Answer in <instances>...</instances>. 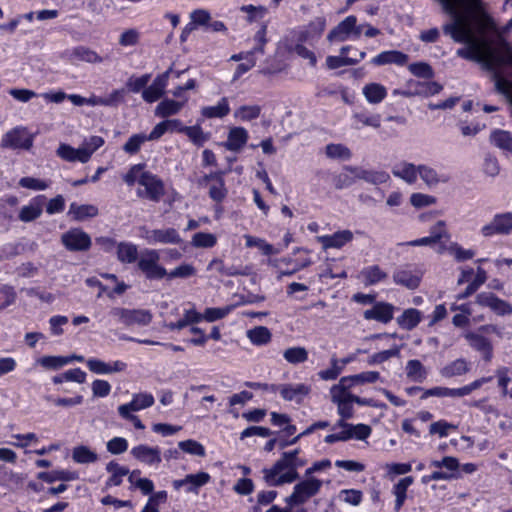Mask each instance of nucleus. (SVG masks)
<instances>
[{"label": "nucleus", "mask_w": 512, "mask_h": 512, "mask_svg": "<svg viewBox=\"0 0 512 512\" xmlns=\"http://www.w3.org/2000/svg\"><path fill=\"white\" fill-rule=\"evenodd\" d=\"M443 11L452 18L450 23L443 26V32L455 42L467 44L466 47L458 49L456 54L461 58L481 64L482 69L490 72L496 91L504 95L507 101L512 102V82L505 79L500 72V67L507 65V62L495 43L492 45L490 42L476 37L469 11H464L463 8L443 9Z\"/></svg>", "instance_id": "obj_1"}, {"label": "nucleus", "mask_w": 512, "mask_h": 512, "mask_svg": "<svg viewBox=\"0 0 512 512\" xmlns=\"http://www.w3.org/2000/svg\"><path fill=\"white\" fill-rule=\"evenodd\" d=\"M479 24L483 30H492L496 34L495 45L505 58L507 65L512 66V45L504 38L512 30V18L501 28L484 12L479 14Z\"/></svg>", "instance_id": "obj_2"}, {"label": "nucleus", "mask_w": 512, "mask_h": 512, "mask_svg": "<svg viewBox=\"0 0 512 512\" xmlns=\"http://www.w3.org/2000/svg\"><path fill=\"white\" fill-rule=\"evenodd\" d=\"M344 170L345 172L339 177L337 188L349 186L356 179H361L374 185L383 184L389 179V174L385 171L366 170L352 166H347Z\"/></svg>", "instance_id": "obj_3"}, {"label": "nucleus", "mask_w": 512, "mask_h": 512, "mask_svg": "<svg viewBox=\"0 0 512 512\" xmlns=\"http://www.w3.org/2000/svg\"><path fill=\"white\" fill-rule=\"evenodd\" d=\"M160 254L155 249L142 251L137 266L149 280L162 279L166 277L167 270L159 264Z\"/></svg>", "instance_id": "obj_4"}, {"label": "nucleus", "mask_w": 512, "mask_h": 512, "mask_svg": "<svg viewBox=\"0 0 512 512\" xmlns=\"http://www.w3.org/2000/svg\"><path fill=\"white\" fill-rule=\"evenodd\" d=\"M322 487V481L316 478H308L294 486L293 493L285 499L290 508L304 504L308 499L316 495Z\"/></svg>", "instance_id": "obj_5"}, {"label": "nucleus", "mask_w": 512, "mask_h": 512, "mask_svg": "<svg viewBox=\"0 0 512 512\" xmlns=\"http://www.w3.org/2000/svg\"><path fill=\"white\" fill-rule=\"evenodd\" d=\"M139 236L149 245L182 243V238L175 228L149 229L147 226H141Z\"/></svg>", "instance_id": "obj_6"}, {"label": "nucleus", "mask_w": 512, "mask_h": 512, "mask_svg": "<svg viewBox=\"0 0 512 512\" xmlns=\"http://www.w3.org/2000/svg\"><path fill=\"white\" fill-rule=\"evenodd\" d=\"M140 186L144 190H138L139 197L148 199L152 202H159L165 194V185L163 181L155 174L147 171L140 178Z\"/></svg>", "instance_id": "obj_7"}, {"label": "nucleus", "mask_w": 512, "mask_h": 512, "mask_svg": "<svg viewBox=\"0 0 512 512\" xmlns=\"http://www.w3.org/2000/svg\"><path fill=\"white\" fill-rule=\"evenodd\" d=\"M110 313L113 317H115L118 321L126 326H132L135 324L145 326L148 325L152 320V314L150 311L144 309H126L115 307L111 310Z\"/></svg>", "instance_id": "obj_8"}, {"label": "nucleus", "mask_w": 512, "mask_h": 512, "mask_svg": "<svg viewBox=\"0 0 512 512\" xmlns=\"http://www.w3.org/2000/svg\"><path fill=\"white\" fill-rule=\"evenodd\" d=\"M61 243L71 252L88 251L92 245L91 237L80 228H72L61 235Z\"/></svg>", "instance_id": "obj_9"}, {"label": "nucleus", "mask_w": 512, "mask_h": 512, "mask_svg": "<svg viewBox=\"0 0 512 512\" xmlns=\"http://www.w3.org/2000/svg\"><path fill=\"white\" fill-rule=\"evenodd\" d=\"M300 450L295 449L290 452H284L280 459L276 461V470L281 467H289V472L283 477L282 482H294L299 478L298 469L303 467L307 461L299 457Z\"/></svg>", "instance_id": "obj_10"}, {"label": "nucleus", "mask_w": 512, "mask_h": 512, "mask_svg": "<svg viewBox=\"0 0 512 512\" xmlns=\"http://www.w3.org/2000/svg\"><path fill=\"white\" fill-rule=\"evenodd\" d=\"M1 147L29 150L33 145V137L22 127L6 132L1 140Z\"/></svg>", "instance_id": "obj_11"}, {"label": "nucleus", "mask_w": 512, "mask_h": 512, "mask_svg": "<svg viewBox=\"0 0 512 512\" xmlns=\"http://www.w3.org/2000/svg\"><path fill=\"white\" fill-rule=\"evenodd\" d=\"M512 232V213L506 212L496 214L493 219L481 228L484 237H491L496 234L508 235Z\"/></svg>", "instance_id": "obj_12"}, {"label": "nucleus", "mask_w": 512, "mask_h": 512, "mask_svg": "<svg viewBox=\"0 0 512 512\" xmlns=\"http://www.w3.org/2000/svg\"><path fill=\"white\" fill-rule=\"evenodd\" d=\"M172 72V66L169 67L165 72L155 77L153 82L142 91V98L147 103H153L159 100L166 91V86L170 73Z\"/></svg>", "instance_id": "obj_13"}, {"label": "nucleus", "mask_w": 512, "mask_h": 512, "mask_svg": "<svg viewBox=\"0 0 512 512\" xmlns=\"http://www.w3.org/2000/svg\"><path fill=\"white\" fill-rule=\"evenodd\" d=\"M392 278L396 285H401L409 290H415L420 285L422 273L417 269L404 266L396 269L393 272Z\"/></svg>", "instance_id": "obj_14"}, {"label": "nucleus", "mask_w": 512, "mask_h": 512, "mask_svg": "<svg viewBox=\"0 0 512 512\" xmlns=\"http://www.w3.org/2000/svg\"><path fill=\"white\" fill-rule=\"evenodd\" d=\"M210 479L211 477L207 472L201 471L196 474H188L183 479L174 480L172 485L176 491L185 487L188 493L198 494L199 488L206 485Z\"/></svg>", "instance_id": "obj_15"}, {"label": "nucleus", "mask_w": 512, "mask_h": 512, "mask_svg": "<svg viewBox=\"0 0 512 512\" xmlns=\"http://www.w3.org/2000/svg\"><path fill=\"white\" fill-rule=\"evenodd\" d=\"M274 387L285 401H296L298 403H300L311 391L310 386L304 383L280 384Z\"/></svg>", "instance_id": "obj_16"}, {"label": "nucleus", "mask_w": 512, "mask_h": 512, "mask_svg": "<svg viewBox=\"0 0 512 512\" xmlns=\"http://www.w3.org/2000/svg\"><path fill=\"white\" fill-rule=\"evenodd\" d=\"M131 455L146 465H158L161 462V453L158 447L140 444L131 449Z\"/></svg>", "instance_id": "obj_17"}, {"label": "nucleus", "mask_w": 512, "mask_h": 512, "mask_svg": "<svg viewBox=\"0 0 512 512\" xmlns=\"http://www.w3.org/2000/svg\"><path fill=\"white\" fill-rule=\"evenodd\" d=\"M357 19L355 16H347L336 27H334L327 35V40L330 42H343L346 41L355 29Z\"/></svg>", "instance_id": "obj_18"}, {"label": "nucleus", "mask_w": 512, "mask_h": 512, "mask_svg": "<svg viewBox=\"0 0 512 512\" xmlns=\"http://www.w3.org/2000/svg\"><path fill=\"white\" fill-rule=\"evenodd\" d=\"M394 309V306L390 303L377 302L372 308L364 311V318L386 324L393 319Z\"/></svg>", "instance_id": "obj_19"}, {"label": "nucleus", "mask_w": 512, "mask_h": 512, "mask_svg": "<svg viewBox=\"0 0 512 512\" xmlns=\"http://www.w3.org/2000/svg\"><path fill=\"white\" fill-rule=\"evenodd\" d=\"M353 240V233L350 230L337 231L332 235L318 236L317 241L322 244L324 250L330 248L340 249Z\"/></svg>", "instance_id": "obj_20"}, {"label": "nucleus", "mask_w": 512, "mask_h": 512, "mask_svg": "<svg viewBox=\"0 0 512 512\" xmlns=\"http://www.w3.org/2000/svg\"><path fill=\"white\" fill-rule=\"evenodd\" d=\"M326 28V20L324 17H316L313 19L299 34L300 42L314 43L322 35Z\"/></svg>", "instance_id": "obj_21"}, {"label": "nucleus", "mask_w": 512, "mask_h": 512, "mask_svg": "<svg viewBox=\"0 0 512 512\" xmlns=\"http://www.w3.org/2000/svg\"><path fill=\"white\" fill-rule=\"evenodd\" d=\"M88 369L95 374H113L122 372L126 369V363L122 361H114L113 363H106L100 359L91 358L86 361Z\"/></svg>", "instance_id": "obj_22"}, {"label": "nucleus", "mask_w": 512, "mask_h": 512, "mask_svg": "<svg viewBox=\"0 0 512 512\" xmlns=\"http://www.w3.org/2000/svg\"><path fill=\"white\" fill-rule=\"evenodd\" d=\"M248 131L243 127H233L229 130L224 147L233 152L240 151L247 143Z\"/></svg>", "instance_id": "obj_23"}, {"label": "nucleus", "mask_w": 512, "mask_h": 512, "mask_svg": "<svg viewBox=\"0 0 512 512\" xmlns=\"http://www.w3.org/2000/svg\"><path fill=\"white\" fill-rule=\"evenodd\" d=\"M208 270L215 269L222 276H248L250 268L248 266L225 265L221 259H213L207 266Z\"/></svg>", "instance_id": "obj_24"}, {"label": "nucleus", "mask_w": 512, "mask_h": 512, "mask_svg": "<svg viewBox=\"0 0 512 512\" xmlns=\"http://www.w3.org/2000/svg\"><path fill=\"white\" fill-rule=\"evenodd\" d=\"M464 337L472 348L482 353L483 358L486 361L491 360L493 349L490 341L487 338L479 333L474 332H468L464 335Z\"/></svg>", "instance_id": "obj_25"}, {"label": "nucleus", "mask_w": 512, "mask_h": 512, "mask_svg": "<svg viewBox=\"0 0 512 512\" xmlns=\"http://www.w3.org/2000/svg\"><path fill=\"white\" fill-rule=\"evenodd\" d=\"M388 274L379 265H371L360 271L358 278L365 286L375 285L387 279Z\"/></svg>", "instance_id": "obj_26"}, {"label": "nucleus", "mask_w": 512, "mask_h": 512, "mask_svg": "<svg viewBox=\"0 0 512 512\" xmlns=\"http://www.w3.org/2000/svg\"><path fill=\"white\" fill-rule=\"evenodd\" d=\"M418 170L419 166L403 161L393 167L392 174L408 184H413L417 180Z\"/></svg>", "instance_id": "obj_27"}, {"label": "nucleus", "mask_w": 512, "mask_h": 512, "mask_svg": "<svg viewBox=\"0 0 512 512\" xmlns=\"http://www.w3.org/2000/svg\"><path fill=\"white\" fill-rule=\"evenodd\" d=\"M408 61V56L400 51L391 50V51H384L375 56L371 62L374 65L381 66L386 64H397V65H404Z\"/></svg>", "instance_id": "obj_28"}, {"label": "nucleus", "mask_w": 512, "mask_h": 512, "mask_svg": "<svg viewBox=\"0 0 512 512\" xmlns=\"http://www.w3.org/2000/svg\"><path fill=\"white\" fill-rule=\"evenodd\" d=\"M70 59L86 62L89 64H97L103 62V58L96 51L85 46L74 47L70 51Z\"/></svg>", "instance_id": "obj_29"}, {"label": "nucleus", "mask_w": 512, "mask_h": 512, "mask_svg": "<svg viewBox=\"0 0 512 512\" xmlns=\"http://www.w3.org/2000/svg\"><path fill=\"white\" fill-rule=\"evenodd\" d=\"M489 139L492 145L512 155V134L509 131L495 129Z\"/></svg>", "instance_id": "obj_30"}, {"label": "nucleus", "mask_w": 512, "mask_h": 512, "mask_svg": "<svg viewBox=\"0 0 512 512\" xmlns=\"http://www.w3.org/2000/svg\"><path fill=\"white\" fill-rule=\"evenodd\" d=\"M187 99L183 101H175L172 99H164L155 108V115L161 118H167L176 115L183 108Z\"/></svg>", "instance_id": "obj_31"}, {"label": "nucleus", "mask_w": 512, "mask_h": 512, "mask_svg": "<svg viewBox=\"0 0 512 512\" xmlns=\"http://www.w3.org/2000/svg\"><path fill=\"white\" fill-rule=\"evenodd\" d=\"M42 199H44V196H38L29 205L23 206L19 212V219L22 222H31L39 218L43 211Z\"/></svg>", "instance_id": "obj_32"}, {"label": "nucleus", "mask_w": 512, "mask_h": 512, "mask_svg": "<svg viewBox=\"0 0 512 512\" xmlns=\"http://www.w3.org/2000/svg\"><path fill=\"white\" fill-rule=\"evenodd\" d=\"M57 156L68 162L79 161L81 163H87V154L81 151L80 147L75 149L68 144H60L57 151Z\"/></svg>", "instance_id": "obj_33"}, {"label": "nucleus", "mask_w": 512, "mask_h": 512, "mask_svg": "<svg viewBox=\"0 0 512 512\" xmlns=\"http://www.w3.org/2000/svg\"><path fill=\"white\" fill-rule=\"evenodd\" d=\"M350 428H343L339 434L340 437H344L342 441L355 438L358 440H365L371 434V427L366 424L353 425L349 423Z\"/></svg>", "instance_id": "obj_34"}, {"label": "nucleus", "mask_w": 512, "mask_h": 512, "mask_svg": "<svg viewBox=\"0 0 512 512\" xmlns=\"http://www.w3.org/2000/svg\"><path fill=\"white\" fill-rule=\"evenodd\" d=\"M117 259L121 263L131 264L138 259L137 246L130 242H120L117 244Z\"/></svg>", "instance_id": "obj_35"}, {"label": "nucleus", "mask_w": 512, "mask_h": 512, "mask_svg": "<svg viewBox=\"0 0 512 512\" xmlns=\"http://www.w3.org/2000/svg\"><path fill=\"white\" fill-rule=\"evenodd\" d=\"M106 470L111 474L106 482V487L119 486L122 483L123 477L129 474L127 467L121 466L115 461L107 463Z\"/></svg>", "instance_id": "obj_36"}, {"label": "nucleus", "mask_w": 512, "mask_h": 512, "mask_svg": "<svg viewBox=\"0 0 512 512\" xmlns=\"http://www.w3.org/2000/svg\"><path fill=\"white\" fill-rule=\"evenodd\" d=\"M246 337L252 344L256 346H263L271 342L272 333L265 326H256L247 330Z\"/></svg>", "instance_id": "obj_37"}, {"label": "nucleus", "mask_w": 512, "mask_h": 512, "mask_svg": "<svg viewBox=\"0 0 512 512\" xmlns=\"http://www.w3.org/2000/svg\"><path fill=\"white\" fill-rule=\"evenodd\" d=\"M414 482V479L413 477L411 476H407V477H404L402 479H400L398 481L397 484L394 485L393 487V494L395 496V511L398 512L405 500H406V493H407V489L410 485H412Z\"/></svg>", "instance_id": "obj_38"}, {"label": "nucleus", "mask_w": 512, "mask_h": 512, "mask_svg": "<svg viewBox=\"0 0 512 512\" xmlns=\"http://www.w3.org/2000/svg\"><path fill=\"white\" fill-rule=\"evenodd\" d=\"M263 479L269 486H281L288 482H282L283 477L289 472V467H281L276 470V463L271 468L263 469Z\"/></svg>", "instance_id": "obj_39"}, {"label": "nucleus", "mask_w": 512, "mask_h": 512, "mask_svg": "<svg viewBox=\"0 0 512 512\" xmlns=\"http://www.w3.org/2000/svg\"><path fill=\"white\" fill-rule=\"evenodd\" d=\"M469 371V365L467 361L463 358L456 359L447 365H445L441 370V376L445 378H452L455 376H461L466 374Z\"/></svg>", "instance_id": "obj_40"}, {"label": "nucleus", "mask_w": 512, "mask_h": 512, "mask_svg": "<svg viewBox=\"0 0 512 512\" xmlns=\"http://www.w3.org/2000/svg\"><path fill=\"white\" fill-rule=\"evenodd\" d=\"M447 251L454 257L457 262H463L472 259L475 255V251L472 249H464L458 243L453 242L449 246L441 245L438 252L442 253Z\"/></svg>", "instance_id": "obj_41"}, {"label": "nucleus", "mask_w": 512, "mask_h": 512, "mask_svg": "<svg viewBox=\"0 0 512 512\" xmlns=\"http://www.w3.org/2000/svg\"><path fill=\"white\" fill-rule=\"evenodd\" d=\"M366 100L372 104L380 103L387 95L386 88L379 83H369L362 89Z\"/></svg>", "instance_id": "obj_42"}, {"label": "nucleus", "mask_w": 512, "mask_h": 512, "mask_svg": "<svg viewBox=\"0 0 512 512\" xmlns=\"http://www.w3.org/2000/svg\"><path fill=\"white\" fill-rule=\"evenodd\" d=\"M229 112L230 107L226 97L221 98L215 106H206L201 109V114L206 118H223Z\"/></svg>", "instance_id": "obj_43"}, {"label": "nucleus", "mask_w": 512, "mask_h": 512, "mask_svg": "<svg viewBox=\"0 0 512 512\" xmlns=\"http://www.w3.org/2000/svg\"><path fill=\"white\" fill-rule=\"evenodd\" d=\"M442 9L463 8L464 11L480 10L481 0H437Z\"/></svg>", "instance_id": "obj_44"}, {"label": "nucleus", "mask_w": 512, "mask_h": 512, "mask_svg": "<svg viewBox=\"0 0 512 512\" xmlns=\"http://www.w3.org/2000/svg\"><path fill=\"white\" fill-rule=\"evenodd\" d=\"M406 375L414 382H423L427 377V371L417 359L409 360L405 367Z\"/></svg>", "instance_id": "obj_45"}, {"label": "nucleus", "mask_w": 512, "mask_h": 512, "mask_svg": "<svg viewBox=\"0 0 512 512\" xmlns=\"http://www.w3.org/2000/svg\"><path fill=\"white\" fill-rule=\"evenodd\" d=\"M72 459L79 464H89L96 462L98 455L89 447L80 445L73 448Z\"/></svg>", "instance_id": "obj_46"}, {"label": "nucleus", "mask_w": 512, "mask_h": 512, "mask_svg": "<svg viewBox=\"0 0 512 512\" xmlns=\"http://www.w3.org/2000/svg\"><path fill=\"white\" fill-rule=\"evenodd\" d=\"M69 214L73 215L77 221H83L98 215V208L94 205H77L72 203L69 208Z\"/></svg>", "instance_id": "obj_47"}, {"label": "nucleus", "mask_w": 512, "mask_h": 512, "mask_svg": "<svg viewBox=\"0 0 512 512\" xmlns=\"http://www.w3.org/2000/svg\"><path fill=\"white\" fill-rule=\"evenodd\" d=\"M366 53L360 51L358 53V58L345 57V56H328L326 58V65L329 69H337L343 66H350L358 63L360 60L364 59Z\"/></svg>", "instance_id": "obj_48"}, {"label": "nucleus", "mask_w": 512, "mask_h": 512, "mask_svg": "<svg viewBox=\"0 0 512 512\" xmlns=\"http://www.w3.org/2000/svg\"><path fill=\"white\" fill-rule=\"evenodd\" d=\"M397 321L402 328L412 330L421 321V313L417 309L409 308L406 309L400 317H398Z\"/></svg>", "instance_id": "obj_49"}, {"label": "nucleus", "mask_w": 512, "mask_h": 512, "mask_svg": "<svg viewBox=\"0 0 512 512\" xmlns=\"http://www.w3.org/2000/svg\"><path fill=\"white\" fill-rule=\"evenodd\" d=\"M283 358L293 365L304 363L308 360V351L305 347L295 346L284 350Z\"/></svg>", "instance_id": "obj_50"}, {"label": "nucleus", "mask_w": 512, "mask_h": 512, "mask_svg": "<svg viewBox=\"0 0 512 512\" xmlns=\"http://www.w3.org/2000/svg\"><path fill=\"white\" fill-rule=\"evenodd\" d=\"M200 321H202V314L194 309H190L184 312V315L180 320L175 323L168 324L167 327L170 330H181L190 324L199 323Z\"/></svg>", "instance_id": "obj_51"}, {"label": "nucleus", "mask_w": 512, "mask_h": 512, "mask_svg": "<svg viewBox=\"0 0 512 512\" xmlns=\"http://www.w3.org/2000/svg\"><path fill=\"white\" fill-rule=\"evenodd\" d=\"M38 478L47 483H53L57 480H61V481L76 480L78 478V475L76 472H72V471H68V470H59V471H52V472H40L38 474Z\"/></svg>", "instance_id": "obj_52"}, {"label": "nucleus", "mask_w": 512, "mask_h": 512, "mask_svg": "<svg viewBox=\"0 0 512 512\" xmlns=\"http://www.w3.org/2000/svg\"><path fill=\"white\" fill-rule=\"evenodd\" d=\"M261 114L259 105H243L234 112V117L241 121H251L258 118Z\"/></svg>", "instance_id": "obj_53"}, {"label": "nucleus", "mask_w": 512, "mask_h": 512, "mask_svg": "<svg viewBox=\"0 0 512 512\" xmlns=\"http://www.w3.org/2000/svg\"><path fill=\"white\" fill-rule=\"evenodd\" d=\"M127 404L135 412L140 411L151 407L154 404V397L150 393H137L133 395L132 400Z\"/></svg>", "instance_id": "obj_54"}, {"label": "nucleus", "mask_w": 512, "mask_h": 512, "mask_svg": "<svg viewBox=\"0 0 512 512\" xmlns=\"http://www.w3.org/2000/svg\"><path fill=\"white\" fill-rule=\"evenodd\" d=\"M70 362L71 358L65 356H43L37 360L43 368L50 370H57Z\"/></svg>", "instance_id": "obj_55"}, {"label": "nucleus", "mask_w": 512, "mask_h": 512, "mask_svg": "<svg viewBox=\"0 0 512 512\" xmlns=\"http://www.w3.org/2000/svg\"><path fill=\"white\" fill-rule=\"evenodd\" d=\"M208 187L209 196L213 201L220 203L226 198L228 191L225 187L223 176L218 177V179L211 183Z\"/></svg>", "instance_id": "obj_56"}, {"label": "nucleus", "mask_w": 512, "mask_h": 512, "mask_svg": "<svg viewBox=\"0 0 512 512\" xmlns=\"http://www.w3.org/2000/svg\"><path fill=\"white\" fill-rule=\"evenodd\" d=\"M441 90L442 86L437 82H416L414 86V94L426 97L438 94Z\"/></svg>", "instance_id": "obj_57"}, {"label": "nucleus", "mask_w": 512, "mask_h": 512, "mask_svg": "<svg viewBox=\"0 0 512 512\" xmlns=\"http://www.w3.org/2000/svg\"><path fill=\"white\" fill-rule=\"evenodd\" d=\"M325 150L327 157L332 159L348 160L351 157V151L343 144H328Z\"/></svg>", "instance_id": "obj_58"}, {"label": "nucleus", "mask_w": 512, "mask_h": 512, "mask_svg": "<svg viewBox=\"0 0 512 512\" xmlns=\"http://www.w3.org/2000/svg\"><path fill=\"white\" fill-rule=\"evenodd\" d=\"M105 141L100 136H90L83 141L80 146L81 151L87 154V162L90 160L92 154L104 145Z\"/></svg>", "instance_id": "obj_59"}, {"label": "nucleus", "mask_w": 512, "mask_h": 512, "mask_svg": "<svg viewBox=\"0 0 512 512\" xmlns=\"http://www.w3.org/2000/svg\"><path fill=\"white\" fill-rule=\"evenodd\" d=\"M178 447L183 452L191 454V455L204 457L206 454L204 446L201 443L197 442L196 440L189 439V440L180 441L178 443Z\"/></svg>", "instance_id": "obj_60"}, {"label": "nucleus", "mask_w": 512, "mask_h": 512, "mask_svg": "<svg viewBox=\"0 0 512 512\" xmlns=\"http://www.w3.org/2000/svg\"><path fill=\"white\" fill-rule=\"evenodd\" d=\"M418 175L429 187L436 186L440 182L437 172L427 165H419Z\"/></svg>", "instance_id": "obj_61"}, {"label": "nucleus", "mask_w": 512, "mask_h": 512, "mask_svg": "<svg viewBox=\"0 0 512 512\" xmlns=\"http://www.w3.org/2000/svg\"><path fill=\"white\" fill-rule=\"evenodd\" d=\"M18 184L22 188L34 191H43L49 187L48 181L34 177H22Z\"/></svg>", "instance_id": "obj_62"}, {"label": "nucleus", "mask_w": 512, "mask_h": 512, "mask_svg": "<svg viewBox=\"0 0 512 512\" xmlns=\"http://www.w3.org/2000/svg\"><path fill=\"white\" fill-rule=\"evenodd\" d=\"M217 242L216 236L211 233L198 232L192 237V245L194 247L210 248Z\"/></svg>", "instance_id": "obj_63"}, {"label": "nucleus", "mask_w": 512, "mask_h": 512, "mask_svg": "<svg viewBox=\"0 0 512 512\" xmlns=\"http://www.w3.org/2000/svg\"><path fill=\"white\" fill-rule=\"evenodd\" d=\"M146 141L148 140L145 134H134L124 144L123 150L128 154H136Z\"/></svg>", "instance_id": "obj_64"}]
</instances>
